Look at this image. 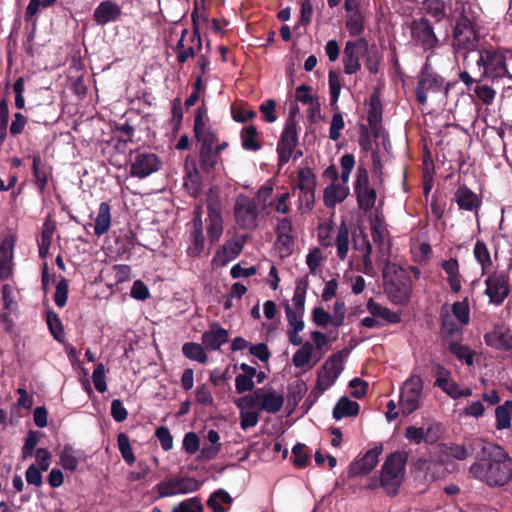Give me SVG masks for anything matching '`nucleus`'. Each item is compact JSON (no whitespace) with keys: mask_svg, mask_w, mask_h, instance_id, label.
Returning <instances> with one entry per match:
<instances>
[{"mask_svg":"<svg viewBox=\"0 0 512 512\" xmlns=\"http://www.w3.org/2000/svg\"><path fill=\"white\" fill-rule=\"evenodd\" d=\"M422 392L423 381L419 375L413 374L403 383L399 400L403 415H410L420 408Z\"/></svg>","mask_w":512,"mask_h":512,"instance_id":"5","label":"nucleus"},{"mask_svg":"<svg viewBox=\"0 0 512 512\" xmlns=\"http://www.w3.org/2000/svg\"><path fill=\"white\" fill-rule=\"evenodd\" d=\"M368 53V42L364 38L347 41L343 51L344 72L348 75L357 73L360 68V58Z\"/></svg>","mask_w":512,"mask_h":512,"instance_id":"9","label":"nucleus"},{"mask_svg":"<svg viewBox=\"0 0 512 512\" xmlns=\"http://www.w3.org/2000/svg\"><path fill=\"white\" fill-rule=\"evenodd\" d=\"M355 193L358 206L364 210H371L376 202V191L369 185V177L366 168L359 166L356 173Z\"/></svg>","mask_w":512,"mask_h":512,"instance_id":"11","label":"nucleus"},{"mask_svg":"<svg viewBox=\"0 0 512 512\" xmlns=\"http://www.w3.org/2000/svg\"><path fill=\"white\" fill-rule=\"evenodd\" d=\"M367 310L372 316L381 318L388 323H398L401 320L397 313L391 311L387 307L379 305L373 299H370L367 302Z\"/></svg>","mask_w":512,"mask_h":512,"instance_id":"34","label":"nucleus"},{"mask_svg":"<svg viewBox=\"0 0 512 512\" xmlns=\"http://www.w3.org/2000/svg\"><path fill=\"white\" fill-rule=\"evenodd\" d=\"M284 404V396L271 387L254 390L251 394L242 397L237 406L239 408H256L271 414L279 412Z\"/></svg>","mask_w":512,"mask_h":512,"instance_id":"4","label":"nucleus"},{"mask_svg":"<svg viewBox=\"0 0 512 512\" xmlns=\"http://www.w3.org/2000/svg\"><path fill=\"white\" fill-rule=\"evenodd\" d=\"M122 15V8L112 0L102 1L94 10L93 18L98 25L116 22Z\"/></svg>","mask_w":512,"mask_h":512,"instance_id":"18","label":"nucleus"},{"mask_svg":"<svg viewBox=\"0 0 512 512\" xmlns=\"http://www.w3.org/2000/svg\"><path fill=\"white\" fill-rule=\"evenodd\" d=\"M92 380L96 390L100 393H104L107 390V384L105 380V366L102 363L97 364L96 368L92 373Z\"/></svg>","mask_w":512,"mask_h":512,"instance_id":"55","label":"nucleus"},{"mask_svg":"<svg viewBox=\"0 0 512 512\" xmlns=\"http://www.w3.org/2000/svg\"><path fill=\"white\" fill-rule=\"evenodd\" d=\"M348 193V187L332 183L324 190V205L327 208H334L338 203H341L346 199Z\"/></svg>","mask_w":512,"mask_h":512,"instance_id":"26","label":"nucleus"},{"mask_svg":"<svg viewBox=\"0 0 512 512\" xmlns=\"http://www.w3.org/2000/svg\"><path fill=\"white\" fill-rule=\"evenodd\" d=\"M485 449V440L482 438H471L463 444L448 443L443 444L441 452L447 457H452L456 460L463 461L471 455L477 458L481 450Z\"/></svg>","mask_w":512,"mask_h":512,"instance_id":"10","label":"nucleus"},{"mask_svg":"<svg viewBox=\"0 0 512 512\" xmlns=\"http://www.w3.org/2000/svg\"><path fill=\"white\" fill-rule=\"evenodd\" d=\"M300 193H299V201H300V207L299 209L302 210L303 212H309L313 205H314V201H315V196H314V189L315 187H310L309 189L308 188H298Z\"/></svg>","mask_w":512,"mask_h":512,"instance_id":"52","label":"nucleus"},{"mask_svg":"<svg viewBox=\"0 0 512 512\" xmlns=\"http://www.w3.org/2000/svg\"><path fill=\"white\" fill-rule=\"evenodd\" d=\"M298 143V136H297V130H296V123L295 119L292 117H289L286 121L284 130L281 134L278 146H277V152L279 155V164L284 165L286 164L291 155L293 150L295 149L296 145Z\"/></svg>","mask_w":512,"mask_h":512,"instance_id":"12","label":"nucleus"},{"mask_svg":"<svg viewBox=\"0 0 512 512\" xmlns=\"http://www.w3.org/2000/svg\"><path fill=\"white\" fill-rule=\"evenodd\" d=\"M240 426L243 430L254 427L259 421L258 411H245V408H240Z\"/></svg>","mask_w":512,"mask_h":512,"instance_id":"58","label":"nucleus"},{"mask_svg":"<svg viewBox=\"0 0 512 512\" xmlns=\"http://www.w3.org/2000/svg\"><path fill=\"white\" fill-rule=\"evenodd\" d=\"M313 353V345L310 342H305L302 346L295 352L292 358V362L296 368H308L311 369L314 363L311 362Z\"/></svg>","mask_w":512,"mask_h":512,"instance_id":"33","label":"nucleus"},{"mask_svg":"<svg viewBox=\"0 0 512 512\" xmlns=\"http://www.w3.org/2000/svg\"><path fill=\"white\" fill-rule=\"evenodd\" d=\"M473 252L477 262L481 265L482 274H486L492 266L491 255L486 244L482 241H477Z\"/></svg>","mask_w":512,"mask_h":512,"instance_id":"40","label":"nucleus"},{"mask_svg":"<svg viewBox=\"0 0 512 512\" xmlns=\"http://www.w3.org/2000/svg\"><path fill=\"white\" fill-rule=\"evenodd\" d=\"M118 447L123 459L128 464H133L135 462V456L130 445L129 437L125 433L118 435Z\"/></svg>","mask_w":512,"mask_h":512,"instance_id":"50","label":"nucleus"},{"mask_svg":"<svg viewBox=\"0 0 512 512\" xmlns=\"http://www.w3.org/2000/svg\"><path fill=\"white\" fill-rule=\"evenodd\" d=\"M335 244L338 257L344 260L349 250V231L345 222H342L337 230Z\"/></svg>","mask_w":512,"mask_h":512,"instance_id":"39","label":"nucleus"},{"mask_svg":"<svg viewBox=\"0 0 512 512\" xmlns=\"http://www.w3.org/2000/svg\"><path fill=\"white\" fill-rule=\"evenodd\" d=\"M309 286L307 277L298 278L295 282V291L292 298L293 312H305V296Z\"/></svg>","mask_w":512,"mask_h":512,"instance_id":"31","label":"nucleus"},{"mask_svg":"<svg viewBox=\"0 0 512 512\" xmlns=\"http://www.w3.org/2000/svg\"><path fill=\"white\" fill-rule=\"evenodd\" d=\"M228 341V331L219 323H212L202 335V344L209 350H217Z\"/></svg>","mask_w":512,"mask_h":512,"instance_id":"22","label":"nucleus"},{"mask_svg":"<svg viewBox=\"0 0 512 512\" xmlns=\"http://www.w3.org/2000/svg\"><path fill=\"white\" fill-rule=\"evenodd\" d=\"M60 465L67 470L75 471L78 467V459L74 455L73 448L71 446L66 445L59 457Z\"/></svg>","mask_w":512,"mask_h":512,"instance_id":"47","label":"nucleus"},{"mask_svg":"<svg viewBox=\"0 0 512 512\" xmlns=\"http://www.w3.org/2000/svg\"><path fill=\"white\" fill-rule=\"evenodd\" d=\"M346 27L351 36H358L364 29V18L358 9L347 11Z\"/></svg>","mask_w":512,"mask_h":512,"instance_id":"42","label":"nucleus"},{"mask_svg":"<svg viewBox=\"0 0 512 512\" xmlns=\"http://www.w3.org/2000/svg\"><path fill=\"white\" fill-rule=\"evenodd\" d=\"M483 68V76L496 81L507 78L512 80V51L506 49H482L477 60Z\"/></svg>","mask_w":512,"mask_h":512,"instance_id":"2","label":"nucleus"},{"mask_svg":"<svg viewBox=\"0 0 512 512\" xmlns=\"http://www.w3.org/2000/svg\"><path fill=\"white\" fill-rule=\"evenodd\" d=\"M208 444H204L200 450V458L202 460L214 459L221 450L220 436L217 431L209 430L206 435Z\"/></svg>","mask_w":512,"mask_h":512,"instance_id":"28","label":"nucleus"},{"mask_svg":"<svg viewBox=\"0 0 512 512\" xmlns=\"http://www.w3.org/2000/svg\"><path fill=\"white\" fill-rule=\"evenodd\" d=\"M435 385L440 387L452 398H460V387L456 383L450 381L448 377L437 378L435 381Z\"/></svg>","mask_w":512,"mask_h":512,"instance_id":"54","label":"nucleus"},{"mask_svg":"<svg viewBox=\"0 0 512 512\" xmlns=\"http://www.w3.org/2000/svg\"><path fill=\"white\" fill-rule=\"evenodd\" d=\"M359 404L350 400L348 397H341L333 408V417L340 420L344 417L357 416L359 413Z\"/></svg>","mask_w":512,"mask_h":512,"instance_id":"29","label":"nucleus"},{"mask_svg":"<svg viewBox=\"0 0 512 512\" xmlns=\"http://www.w3.org/2000/svg\"><path fill=\"white\" fill-rule=\"evenodd\" d=\"M201 482L194 477H171L159 482L155 489L160 498L173 497L196 492L200 489Z\"/></svg>","mask_w":512,"mask_h":512,"instance_id":"7","label":"nucleus"},{"mask_svg":"<svg viewBox=\"0 0 512 512\" xmlns=\"http://www.w3.org/2000/svg\"><path fill=\"white\" fill-rule=\"evenodd\" d=\"M13 245L5 240L0 245V281L9 279L13 274Z\"/></svg>","mask_w":512,"mask_h":512,"instance_id":"25","label":"nucleus"},{"mask_svg":"<svg viewBox=\"0 0 512 512\" xmlns=\"http://www.w3.org/2000/svg\"><path fill=\"white\" fill-rule=\"evenodd\" d=\"M485 284V294L492 304H502L510 293L508 277L504 273L493 272L487 277Z\"/></svg>","mask_w":512,"mask_h":512,"instance_id":"13","label":"nucleus"},{"mask_svg":"<svg viewBox=\"0 0 512 512\" xmlns=\"http://www.w3.org/2000/svg\"><path fill=\"white\" fill-rule=\"evenodd\" d=\"M442 434V426L439 423H430L427 427H424V438L425 443L433 444L438 441Z\"/></svg>","mask_w":512,"mask_h":512,"instance_id":"61","label":"nucleus"},{"mask_svg":"<svg viewBox=\"0 0 512 512\" xmlns=\"http://www.w3.org/2000/svg\"><path fill=\"white\" fill-rule=\"evenodd\" d=\"M344 128V119L343 116L340 113H335L332 116L330 130H329V137L336 141L341 136V130Z\"/></svg>","mask_w":512,"mask_h":512,"instance_id":"62","label":"nucleus"},{"mask_svg":"<svg viewBox=\"0 0 512 512\" xmlns=\"http://www.w3.org/2000/svg\"><path fill=\"white\" fill-rule=\"evenodd\" d=\"M155 435L158 438V440L160 441L161 447L164 451H169L172 449L173 438H172V435L167 427L161 426V427L157 428Z\"/></svg>","mask_w":512,"mask_h":512,"instance_id":"64","label":"nucleus"},{"mask_svg":"<svg viewBox=\"0 0 512 512\" xmlns=\"http://www.w3.org/2000/svg\"><path fill=\"white\" fill-rule=\"evenodd\" d=\"M182 352L188 359L197 361L199 363H205L207 361V355L202 345L198 343H185L182 347Z\"/></svg>","mask_w":512,"mask_h":512,"instance_id":"44","label":"nucleus"},{"mask_svg":"<svg viewBox=\"0 0 512 512\" xmlns=\"http://www.w3.org/2000/svg\"><path fill=\"white\" fill-rule=\"evenodd\" d=\"M159 167L160 161L155 154L139 153L131 164L130 174L134 177L145 178L156 172Z\"/></svg>","mask_w":512,"mask_h":512,"instance_id":"15","label":"nucleus"},{"mask_svg":"<svg viewBox=\"0 0 512 512\" xmlns=\"http://www.w3.org/2000/svg\"><path fill=\"white\" fill-rule=\"evenodd\" d=\"M237 223L246 229L256 227L258 211L254 200L247 196L240 195L234 207Z\"/></svg>","mask_w":512,"mask_h":512,"instance_id":"14","label":"nucleus"},{"mask_svg":"<svg viewBox=\"0 0 512 512\" xmlns=\"http://www.w3.org/2000/svg\"><path fill=\"white\" fill-rule=\"evenodd\" d=\"M183 448L190 455L199 451L200 439L195 432H188L185 434L183 439Z\"/></svg>","mask_w":512,"mask_h":512,"instance_id":"60","label":"nucleus"},{"mask_svg":"<svg viewBox=\"0 0 512 512\" xmlns=\"http://www.w3.org/2000/svg\"><path fill=\"white\" fill-rule=\"evenodd\" d=\"M411 34L413 40L425 49H432L437 45L438 39L434 34L433 28L425 19L413 22Z\"/></svg>","mask_w":512,"mask_h":512,"instance_id":"16","label":"nucleus"},{"mask_svg":"<svg viewBox=\"0 0 512 512\" xmlns=\"http://www.w3.org/2000/svg\"><path fill=\"white\" fill-rule=\"evenodd\" d=\"M111 226V207L107 202L99 205L98 214L95 219L94 232L101 236L108 232Z\"/></svg>","mask_w":512,"mask_h":512,"instance_id":"30","label":"nucleus"},{"mask_svg":"<svg viewBox=\"0 0 512 512\" xmlns=\"http://www.w3.org/2000/svg\"><path fill=\"white\" fill-rule=\"evenodd\" d=\"M405 463L406 456L403 453L395 452L387 457L381 469V485L395 492L403 480Z\"/></svg>","mask_w":512,"mask_h":512,"instance_id":"6","label":"nucleus"},{"mask_svg":"<svg viewBox=\"0 0 512 512\" xmlns=\"http://www.w3.org/2000/svg\"><path fill=\"white\" fill-rule=\"evenodd\" d=\"M257 129L254 125H248L241 131L242 146L246 150L257 151L260 145L257 142Z\"/></svg>","mask_w":512,"mask_h":512,"instance_id":"43","label":"nucleus"},{"mask_svg":"<svg viewBox=\"0 0 512 512\" xmlns=\"http://www.w3.org/2000/svg\"><path fill=\"white\" fill-rule=\"evenodd\" d=\"M33 172L36 178L37 187L43 191L46 188L51 171L49 167L42 164L39 155L33 156Z\"/></svg>","mask_w":512,"mask_h":512,"instance_id":"36","label":"nucleus"},{"mask_svg":"<svg viewBox=\"0 0 512 512\" xmlns=\"http://www.w3.org/2000/svg\"><path fill=\"white\" fill-rule=\"evenodd\" d=\"M474 92L476 96L486 105L491 104L496 95V91L486 84H477Z\"/></svg>","mask_w":512,"mask_h":512,"instance_id":"57","label":"nucleus"},{"mask_svg":"<svg viewBox=\"0 0 512 512\" xmlns=\"http://www.w3.org/2000/svg\"><path fill=\"white\" fill-rule=\"evenodd\" d=\"M217 151L211 149H200V165L203 171L209 173L214 170L218 162Z\"/></svg>","mask_w":512,"mask_h":512,"instance_id":"49","label":"nucleus"},{"mask_svg":"<svg viewBox=\"0 0 512 512\" xmlns=\"http://www.w3.org/2000/svg\"><path fill=\"white\" fill-rule=\"evenodd\" d=\"M448 348L459 360L464 361L469 366L473 364L474 352L468 346L452 341Z\"/></svg>","mask_w":512,"mask_h":512,"instance_id":"45","label":"nucleus"},{"mask_svg":"<svg viewBox=\"0 0 512 512\" xmlns=\"http://www.w3.org/2000/svg\"><path fill=\"white\" fill-rule=\"evenodd\" d=\"M204 508L200 498L192 497L175 505L171 512H203Z\"/></svg>","mask_w":512,"mask_h":512,"instance_id":"48","label":"nucleus"},{"mask_svg":"<svg viewBox=\"0 0 512 512\" xmlns=\"http://www.w3.org/2000/svg\"><path fill=\"white\" fill-rule=\"evenodd\" d=\"M194 230L191 234L192 244L188 248L187 252L189 256L197 257L203 250L204 237L202 234V221L200 216L195 217L193 220Z\"/></svg>","mask_w":512,"mask_h":512,"instance_id":"32","label":"nucleus"},{"mask_svg":"<svg viewBox=\"0 0 512 512\" xmlns=\"http://www.w3.org/2000/svg\"><path fill=\"white\" fill-rule=\"evenodd\" d=\"M329 89L331 95V104H335L340 96L341 83L339 75L335 71H330L329 76Z\"/></svg>","mask_w":512,"mask_h":512,"instance_id":"59","label":"nucleus"},{"mask_svg":"<svg viewBox=\"0 0 512 512\" xmlns=\"http://www.w3.org/2000/svg\"><path fill=\"white\" fill-rule=\"evenodd\" d=\"M485 343L500 350H510L512 348V331L509 328L497 327L492 332L484 336Z\"/></svg>","mask_w":512,"mask_h":512,"instance_id":"24","label":"nucleus"},{"mask_svg":"<svg viewBox=\"0 0 512 512\" xmlns=\"http://www.w3.org/2000/svg\"><path fill=\"white\" fill-rule=\"evenodd\" d=\"M285 312L289 325L288 330L302 331L305 327L303 321L304 313L293 312V308L290 305H286Z\"/></svg>","mask_w":512,"mask_h":512,"instance_id":"51","label":"nucleus"},{"mask_svg":"<svg viewBox=\"0 0 512 512\" xmlns=\"http://www.w3.org/2000/svg\"><path fill=\"white\" fill-rule=\"evenodd\" d=\"M347 354L348 352L339 351L325 361L317 377L315 390L318 394L323 393L335 383L344 369L343 363Z\"/></svg>","mask_w":512,"mask_h":512,"instance_id":"8","label":"nucleus"},{"mask_svg":"<svg viewBox=\"0 0 512 512\" xmlns=\"http://www.w3.org/2000/svg\"><path fill=\"white\" fill-rule=\"evenodd\" d=\"M480 39L481 34L477 23L467 16L462 15L457 20L453 29L451 45L455 57L463 56V58L466 59L469 52L477 49Z\"/></svg>","mask_w":512,"mask_h":512,"instance_id":"3","label":"nucleus"},{"mask_svg":"<svg viewBox=\"0 0 512 512\" xmlns=\"http://www.w3.org/2000/svg\"><path fill=\"white\" fill-rule=\"evenodd\" d=\"M455 200L460 207L467 211H473L479 207L478 196L465 186H461L455 193Z\"/></svg>","mask_w":512,"mask_h":512,"instance_id":"27","label":"nucleus"},{"mask_svg":"<svg viewBox=\"0 0 512 512\" xmlns=\"http://www.w3.org/2000/svg\"><path fill=\"white\" fill-rule=\"evenodd\" d=\"M220 203L217 200H209L208 202V236L211 242H216L222 235L223 225L221 216Z\"/></svg>","mask_w":512,"mask_h":512,"instance_id":"20","label":"nucleus"},{"mask_svg":"<svg viewBox=\"0 0 512 512\" xmlns=\"http://www.w3.org/2000/svg\"><path fill=\"white\" fill-rule=\"evenodd\" d=\"M194 133L197 140L201 143L200 149L214 150L217 141L216 135L206 128L200 109H198V113L195 116Z\"/></svg>","mask_w":512,"mask_h":512,"instance_id":"23","label":"nucleus"},{"mask_svg":"<svg viewBox=\"0 0 512 512\" xmlns=\"http://www.w3.org/2000/svg\"><path fill=\"white\" fill-rule=\"evenodd\" d=\"M41 469L38 468L36 465L31 464L25 473L26 482L29 485H34L36 487H40L43 483L42 473Z\"/></svg>","mask_w":512,"mask_h":512,"instance_id":"63","label":"nucleus"},{"mask_svg":"<svg viewBox=\"0 0 512 512\" xmlns=\"http://www.w3.org/2000/svg\"><path fill=\"white\" fill-rule=\"evenodd\" d=\"M496 427L498 430L507 429L511 425L512 401L507 400L495 410Z\"/></svg>","mask_w":512,"mask_h":512,"instance_id":"37","label":"nucleus"},{"mask_svg":"<svg viewBox=\"0 0 512 512\" xmlns=\"http://www.w3.org/2000/svg\"><path fill=\"white\" fill-rule=\"evenodd\" d=\"M55 231V225L51 222H45L41 235L38 239L39 256L44 259L49 253L52 237Z\"/></svg>","mask_w":512,"mask_h":512,"instance_id":"35","label":"nucleus"},{"mask_svg":"<svg viewBox=\"0 0 512 512\" xmlns=\"http://www.w3.org/2000/svg\"><path fill=\"white\" fill-rule=\"evenodd\" d=\"M443 89V79L432 74H422L417 89V100L421 104L427 102L429 92H438Z\"/></svg>","mask_w":512,"mask_h":512,"instance_id":"21","label":"nucleus"},{"mask_svg":"<svg viewBox=\"0 0 512 512\" xmlns=\"http://www.w3.org/2000/svg\"><path fill=\"white\" fill-rule=\"evenodd\" d=\"M385 290L390 300L395 304H405L410 298L409 290L404 285L390 282L386 285Z\"/></svg>","mask_w":512,"mask_h":512,"instance_id":"38","label":"nucleus"},{"mask_svg":"<svg viewBox=\"0 0 512 512\" xmlns=\"http://www.w3.org/2000/svg\"><path fill=\"white\" fill-rule=\"evenodd\" d=\"M469 473L491 487L503 486L512 478V459L502 447L485 441Z\"/></svg>","mask_w":512,"mask_h":512,"instance_id":"1","label":"nucleus"},{"mask_svg":"<svg viewBox=\"0 0 512 512\" xmlns=\"http://www.w3.org/2000/svg\"><path fill=\"white\" fill-rule=\"evenodd\" d=\"M184 186L194 197L202 191V177L198 171L195 158L191 156H188L185 161Z\"/></svg>","mask_w":512,"mask_h":512,"instance_id":"19","label":"nucleus"},{"mask_svg":"<svg viewBox=\"0 0 512 512\" xmlns=\"http://www.w3.org/2000/svg\"><path fill=\"white\" fill-rule=\"evenodd\" d=\"M367 120L368 123L373 124L382 120V105L377 94H372L370 97Z\"/></svg>","mask_w":512,"mask_h":512,"instance_id":"46","label":"nucleus"},{"mask_svg":"<svg viewBox=\"0 0 512 512\" xmlns=\"http://www.w3.org/2000/svg\"><path fill=\"white\" fill-rule=\"evenodd\" d=\"M423 10L436 21H441L447 16L444 0H425L423 2Z\"/></svg>","mask_w":512,"mask_h":512,"instance_id":"41","label":"nucleus"},{"mask_svg":"<svg viewBox=\"0 0 512 512\" xmlns=\"http://www.w3.org/2000/svg\"><path fill=\"white\" fill-rule=\"evenodd\" d=\"M39 441V433L35 431H29L25 443L22 447V458L26 459L31 457L34 453V449Z\"/></svg>","mask_w":512,"mask_h":512,"instance_id":"56","label":"nucleus"},{"mask_svg":"<svg viewBox=\"0 0 512 512\" xmlns=\"http://www.w3.org/2000/svg\"><path fill=\"white\" fill-rule=\"evenodd\" d=\"M382 451V444L370 449L361 459L351 465L349 473L353 476L370 473L377 466Z\"/></svg>","mask_w":512,"mask_h":512,"instance_id":"17","label":"nucleus"},{"mask_svg":"<svg viewBox=\"0 0 512 512\" xmlns=\"http://www.w3.org/2000/svg\"><path fill=\"white\" fill-rule=\"evenodd\" d=\"M452 312L462 325L468 324L470 319V310L466 301L453 303Z\"/></svg>","mask_w":512,"mask_h":512,"instance_id":"53","label":"nucleus"}]
</instances>
